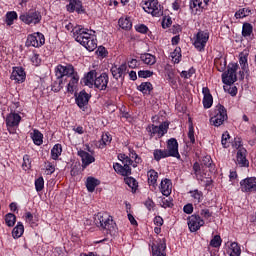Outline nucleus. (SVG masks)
<instances>
[{"instance_id": "ddd939ff", "label": "nucleus", "mask_w": 256, "mask_h": 256, "mask_svg": "<svg viewBox=\"0 0 256 256\" xmlns=\"http://www.w3.org/2000/svg\"><path fill=\"white\" fill-rule=\"evenodd\" d=\"M205 225V220H203L199 215L193 214L188 218V227L191 233H195Z\"/></svg>"}, {"instance_id": "a19ab883", "label": "nucleus", "mask_w": 256, "mask_h": 256, "mask_svg": "<svg viewBox=\"0 0 256 256\" xmlns=\"http://www.w3.org/2000/svg\"><path fill=\"white\" fill-rule=\"evenodd\" d=\"M189 193L192 197L193 203H196L198 205V203H201V201H203V192L199 191L198 189L192 190Z\"/></svg>"}, {"instance_id": "39448f33", "label": "nucleus", "mask_w": 256, "mask_h": 256, "mask_svg": "<svg viewBox=\"0 0 256 256\" xmlns=\"http://www.w3.org/2000/svg\"><path fill=\"white\" fill-rule=\"evenodd\" d=\"M146 131L150 139H161V137H164L167 131H169V124H167V122H164L159 126H155V124H150L147 126Z\"/></svg>"}, {"instance_id": "de8ad7c7", "label": "nucleus", "mask_w": 256, "mask_h": 256, "mask_svg": "<svg viewBox=\"0 0 256 256\" xmlns=\"http://www.w3.org/2000/svg\"><path fill=\"white\" fill-rule=\"evenodd\" d=\"M118 25L119 27H121V29H131V27H133V24L131 23V20L129 18H120L118 21Z\"/></svg>"}, {"instance_id": "6e6d98bb", "label": "nucleus", "mask_w": 256, "mask_h": 256, "mask_svg": "<svg viewBox=\"0 0 256 256\" xmlns=\"http://www.w3.org/2000/svg\"><path fill=\"white\" fill-rule=\"evenodd\" d=\"M239 64L241 66L242 71H247V67H249V64L247 63V56L243 54L240 55Z\"/></svg>"}, {"instance_id": "a878e982", "label": "nucleus", "mask_w": 256, "mask_h": 256, "mask_svg": "<svg viewBox=\"0 0 256 256\" xmlns=\"http://www.w3.org/2000/svg\"><path fill=\"white\" fill-rule=\"evenodd\" d=\"M113 167L116 173H118L119 175H122L123 177H129V175H131V167L127 165L123 166L119 163H116L113 165Z\"/></svg>"}, {"instance_id": "3c124183", "label": "nucleus", "mask_w": 256, "mask_h": 256, "mask_svg": "<svg viewBox=\"0 0 256 256\" xmlns=\"http://www.w3.org/2000/svg\"><path fill=\"white\" fill-rule=\"evenodd\" d=\"M63 79L57 78V80L52 85V91H55V93H59L60 90L64 87Z\"/></svg>"}, {"instance_id": "7c9ffc66", "label": "nucleus", "mask_w": 256, "mask_h": 256, "mask_svg": "<svg viewBox=\"0 0 256 256\" xmlns=\"http://www.w3.org/2000/svg\"><path fill=\"white\" fill-rule=\"evenodd\" d=\"M83 7L81 0H70V3L67 5V11L73 13L74 11L80 12Z\"/></svg>"}, {"instance_id": "b1692460", "label": "nucleus", "mask_w": 256, "mask_h": 256, "mask_svg": "<svg viewBox=\"0 0 256 256\" xmlns=\"http://www.w3.org/2000/svg\"><path fill=\"white\" fill-rule=\"evenodd\" d=\"M236 161L240 167H249V160H247V150L245 148H240L237 151Z\"/></svg>"}, {"instance_id": "49530a36", "label": "nucleus", "mask_w": 256, "mask_h": 256, "mask_svg": "<svg viewBox=\"0 0 256 256\" xmlns=\"http://www.w3.org/2000/svg\"><path fill=\"white\" fill-rule=\"evenodd\" d=\"M249 15H251L250 8H241L235 13L236 19H243L249 17Z\"/></svg>"}, {"instance_id": "9b49d317", "label": "nucleus", "mask_w": 256, "mask_h": 256, "mask_svg": "<svg viewBox=\"0 0 256 256\" xmlns=\"http://www.w3.org/2000/svg\"><path fill=\"white\" fill-rule=\"evenodd\" d=\"M73 75H77V72H75V68L71 64H60L56 67V76L58 79L63 80V77H67V79H69L73 77Z\"/></svg>"}, {"instance_id": "f257e3e1", "label": "nucleus", "mask_w": 256, "mask_h": 256, "mask_svg": "<svg viewBox=\"0 0 256 256\" xmlns=\"http://www.w3.org/2000/svg\"><path fill=\"white\" fill-rule=\"evenodd\" d=\"M67 31L73 32V37L77 43H80L87 51H93L97 49V36L93 34V31L83 27L82 25L73 26V23L69 22L65 25Z\"/></svg>"}, {"instance_id": "c9c22d12", "label": "nucleus", "mask_w": 256, "mask_h": 256, "mask_svg": "<svg viewBox=\"0 0 256 256\" xmlns=\"http://www.w3.org/2000/svg\"><path fill=\"white\" fill-rule=\"evenodd\" d=\"M140 59L145 63V65H155V63H157V58L149 53L142 54Z\"/></svg>"}, {"instance_id": "13d9d810", "label": "nucleus", "mask_w": 256, "mask_h": 256, "mask_svg": "<svg viewBox=\"0 0 256 256\" xmlns=\"http://www.w3.org/2000/svg\"><path fill=\"white\" fill-rule=\"evenodd\" d=\"M138 77L142 79H147L148 77H153V71L151 70H140L138 72Z\"/></svg>"}, {"instance_id": "4be33fe9", "label": "nucleus", "mask_w": 256, "mask_h": 256, "mask_svg": "<svg viewBox=\"0 0 256 256\" xmlns=\"http://www.w3.org/2000/svg\"><path fill=\"white\" fill-rule=\"evenodd\" d=\"M89 103V94L85 91H81L76 97V105H78L79 109L85 111L87 105Z\"/></svg>"}, {"instance_id": "393cba45", "label": "nucleus", "mask_w": 256, "mask_h": 256, "mask_svg": "<svg viewBox=\"0 0 256 256\" xmlns=\"http://www.w3.org/2000/svg\"><path fill=\"white\" fill-rule=\"evenodd\" d=\"M111 73L114 79H121V77H124V75L127 73V64H122L120 66H112Z\"/></svg>"}, {"instance_id": "69168bd1", "label": "nucleus", "mask_w": 256, "mask_h": 256, "mask_svg": "<svg viewBox=\"0 0 256 256\" xmlns=\"http://www.w3.org/2000/svg\"><path fill=\"white\" fill-rule=\"evenodd\" d=\"M144 205L148 209V211H153V209H155V202H153L149 198L145 201Z\"/></svg>"}, {"instance_id": "f704fd0d", "label": "nucleus", "mask_w": 256, "mask_h": 256, "mask_svg": "<svg viewBox=\"0 0 256 256\" xmlns=\"http://www.w3.org/2000/svg\"><path fill=\"white\" fill-rule=\"evenodd\" d=\"M25 233V227L23 226V223L18 222L17 225L12 230V237L14 239H19Z\"/></svg>"}, {"instance_id": "0eeeda50", "label": "nucleus", "mask_w": 256, "mask_h": 256, "mask_svg": "<svg viewBox=\"0 0 256 256\" xmlns=\"http://www.w3.org/2000/svg\"><path fill=\"white\" fill-rule=\"evenodd\" d=\"M143 10L152 15V17H161L163 15V11L161 10V4L159 0H146L142 4Z\"/></svg>"}, {"instance_id": "4d7b16f0", "label": "nucleus", "mask_w": 256, "mask_h": 256, "mask_svg": "<svg viewBox=\"0 0 256 256\" xmlns=\"http://www.w3.org/2000/svg\"><path fill=\"white\" fill-rule=\"evenodd\" d=\"M193 75H195L194 68H190L188 71H182L180 73V77H182V79H191Z\"/></svg>"}, {"instance_id": "ea45409f", "label": "nucleus", "mask_w": 256, "mask_h": 256, "mask_svg": "<svg viewBox=\"0 0 256 256\" xmlns=\"http://www.w3.org/2000/svg\"><path fill=\"white\" fill-rule=\"evenodd\" d=\"M138 91H141L144 95H149V93L153 91V84L150 82H142L141 85L138 86Z\"/></svg>"}, {"instance_id": "412c9836", "label": "nucleus", "mask_w": 256, "mask_h": 256, "mask_svg": "<svg viewBox=\"0 0 256 256\" xmlns=\"http://www.w3.org/2000/svg\"><path fill=\"white\" fill-rule=\"evenodd\" d=\"M78 155L81 158L82 161V167L85 169V167H89L91 163H95V157L88 152H85V150H79Z\"/></svg>"}, {"instance_id": "1a4fd4ad", "label": "nucleus", "mask_w": 256, "mask_h": 256, "mask_svg": "<svg viewBox=\"0 0 256 256\" xmlns=\"http://www.w3.org/2000/svg\"><path fill=\"white\" fill-rule=\"evenodd\" d=\"M45 45V35L40 32H35L33 34H29L26 40L27 47H43Z\"/></svg>"}, {"instance_id": "a211bd4d", "label": "nucleus", "mask_w": 256, "mask_h": 256, "mask_svg": "<svg viewBox=\"0 0 256 256\" xmlns=\"http://www.w3.org/2000/svg\"><path fill=\"white\" fill-rule=\"evenodd\" d=\"M109 83V76L107 73H102L100 76L95 78L94 87L99 89L100 91H105L107 89V85Z\"/></svg>"}, {"instance_id": "680f3d73", "label": "nucleus", "mask_w": 256, "mask_h": 256, "mask_svg": "<svg viewBox=\"0 0 256 256\" xmlns=\"http://www.w3.org/2000/svg\"><path fill=\"white\" fill-rule=\"evenodd\" d=\"M160 205L164 209H167L168 207H173V202H171V199L169 198H162L160 201Z\"/></svg>"}, {"instance_id": "0e129e2a", "label": "nucleus", "mask_w": 256, "mask_h": 256, "mask_svg": "<svg viewBox=\"0 0 256 256\" xmlns=\"http://www.w3.org/2000/svg\"><path fill=\"white\" fill-rule=\"evenodd\" d=\"M46 173L47 175H53V173H55V165H53V163L48 162L46 164Z\"/></svg>"}, {"instance_id": "a18cd8bd", "label": "nucleus", "mask_w": 256, "mask_h": 256, "mask_svg": "<svg viewBox=\"0 0 256 256\" xmlns=\"http://www.w3.org/2000/svg\"><path fill=\"white\" fill-rule=\"evenodd\" d=\"M5 223L7 227H14L15 223H17V217L13 213H8L5 216Z\"/></svg>"}, {"instance_id": "37998d69", "label": "nucleus", "mask_w": 256, "mask_h": 256, "mask_svg": "<svg viewBox=\"0 0 256 256\" xmlns=\"http://www.w3.org/2000/svg\"><path fill=\"white\" fill-rule=\"evenodd\" d=\"M112 140H113V138L111 137L110 133L102 134V137H101V140H100V144L98 146L99 149H103V147L109 145Z\"/></svg>"}, {"instance_id": "72a5a7b5", "label": "nucleus", "mask_w": 256, "mask_h": 256, "mask_svg": "<svg viewBox=\"0 0 256 256\" xmlns=\"http://www.w3.org/2000/svg\"><path fill=\"white\" fill-rule=\"evenodd\" d=\"M252 35H253V25H251V23L245 22L242 26V36H244L245 39H251Z\"/></svg>"}, {"instance_id": "9d476101", "label": "nucleus", "mask_w": 256, "mask_h": 256, "mask_svg": "<svg viewBox=\"0 0 256 256\" xmlns=\"http://www.w3.org/2000/svg\"><path fill=\"white\" fill-rule=\"evenodd\" d=\"M210 0H190V11L192 15H201L203 11H207Z\"/></svg>"}, {"instance_id": "8fccbe9b", "label": "nucleus", "mask_w": 256, "mask_h": 256, "mask_svg": "<svg viewBox=\"0 0 256 256\" xmlns=\"http://www.w3.org/2000/svg\"><path fill=\"white\" fill-rule=\"evenodd\" d=\"M171 59L173 63H180L181 62V49L178 47L171 53Z\"/></svg>"}, {"instance_id": "6ab92c4d", "label": "nucleus", "mask_w": 256, "mask_h": 256, "mask_svg": "<svg viewBox=\"0 0 256 256\" xmlns=\"http://www.w3.org/2000/svg\"><path fill=\"white\" fill-rule=\"evenodd\" d=\"M202 94L204 96L202 101L204 109H211L213 107V95H211L209 87H203Z\"/></svg>"}, {"instance_id": "58836bf2", "label": "nucleus", "mask_w": 256, "mask_h": 256, "mask_svg": "<svg viewBox=\"0 0 256 256\" xmlns=\"http://www.w3.org/2000/svg\"><path fill=\"white\" fill-rule=\"evenodd\" d=\"M61 153H63V147L61 146V144L54 145L51 150L52 159H54V161H57L59 157H61Z\"/></svg>"}, {"instance_id": "6e6552de", "label": "nucleus", "mask_w": 256, "mask_h": 256, "mask_svg": "<svg viewBox=\"0 0 256 256\" xmlns=\"http://www.w3.org/2000/svg\"><path fill=\"white\" fill-rule=\"evenodd\" d=\"M237 69H239L237 64H230L228 66L227 72L222 74V82L225 85H233L237 81Z\"/></svg>"}, {"instance_id": "423d86ee", "label": "nucleus", "mask_w": 256, "mask_h": 256, "mask_svg": "<svg viewBox=\"0 0 256 256\" xmlns=\"http://www.w3.org/2000/svg\"><path fill=\"white\" fill-rule=\"evenodd\" d=\"M20 21L22 23H25V25H39L41 23L43 16L41 15V12L37 10H29L28 12H25L19 16Z\"/></svg>"}, {"instance_id": "e2e57ef3", "label": "nucleus", "mask_w": 256, "mask_h": 256, "mask_svg": "<svg viewBox=\"0 0 256 256\" xmlns=\"http://www.w3.org/2000/svg\"><path fill=\"white\" fill-rule=\"evenodd\" d=\"M188 129V138L190 139V142L195 143V130L193 124H190Z\"/></svg>"}, {"instance_id": "4c0bfd02", "label": "nucleus", "mask_w": 256, "mask_h": 256, "mask_svg": "<svg viewBox=\"0 0 256 256\" xmlns=\"http://www.w3.org/2000/svg\"><path fill=\"white\" fill-rule=\"evenodd\" d=\"M200 218L203 219L204 223L205 221H209V223L211 222V217H213V212L209 211L208 208H203L200 211H198V214Z\"/></svg>"}, {"instance_id": "2eb2a0df", "label": "nucleus", "mask_w": 256, "mask_h": 256, "mask_svg": "<svg viewBox=\"0 0 256 256\" xmlns=\"http://www.w3.org/2000/svg\"><path fill=\"white\" fill-rule=\"evenodd\" d=\"M165 249H167L165 238L157 239L152 245V256H166Z\"/></svg>"}, {"instance_id": "c85d7f7f", "label": "nucleus", "mask_w": 256, "mask_h": 256, "mask_svg": "<svg viewBox=\"0 0 256 256\" xmlns=\"http://www.w3.org/2000/svg\"><path fill=\"white\" fill-rule=\"evenodd\" d=\"M98 185H101V181L95 177H88L86 180V188L89 191V193H93L95 191V188L98 187Z\"/></svg>"}, {"instance_id": "e433bc0d", "label": "nucleus", "mask_w": 256, "mask_h": 256, "mask_svg": "<svg viewBox=\"0 0 256 256\" xmlns=\"http://www.w3.org/2000/svg\"><path fill=\"white\" fill-rule=\"evenodd\" d=\"M230 256H241V246L237 242H232L228 251Z\"/></svg>"}, {"instance_id": "603ef678", "label": "nucleus", "mask_w": 256, "mask_h": 256, "mask_svg": "<svg viewBox=\"0 0 256 256\" xmlns=\"http://www.w3.org/2000/svg\"><path fill=\"white\" fill-rule=\"evenodd\" d=\"M35 189L39 193L42 189H45V180L42 176L35 180Z\"/></svg>"}, {"instance_id": "473e14b6", "label": "nucleus", "mask_w": 256, "mask_h": 256, "mask_svg": "<svg viewBox=\"0 0 256 256\" xmlns=\"http://www.w3.org/2000/svg\"><path fill=\"white\" fill-rule=\"evenodd\" d=\"M30 137L33 140L34 145H43V134L39 130H33L30 133Z\"/></svg>"}, {"instance_id": "864d4df0", "label": "nucleus", "mask_w": 256, "mask_h": 256, "mask_svg": "<svg viewBox=\"0 0 256 256\" xmlns=\"http://www.w3.org/2000/svg\"><path fill=\"white\" fill-rule=\"evenodd\" d=\"M30 61L35 67H39V65H41V57L35 52L30 56Z\"/></svg>"}, {"instance_id": "cd10ccee", "label": "nucleus", "mask_w": 256, "mask_h": 256, "mask_svg": "<svg viewBox=\"0 0 256 256\" xmlns=\"http://www.w3.org/2000/svg\"><path fill=\"white\" fill-rule=\"evenodd\" d=\"M147 177H148V184L150 185V187L155 189L157 187V179H159V173L151 169L147 172Z\"/></svg>"}, {"instance_id": "20e7f679", "label": "nucleus", "mask_w": 256, "mask_h": 256, "mask_svg": "<svg viewBox=\"0 0 256 256\" xmlns=\"http://www.w3.org/2000/svg\"><path fill=\"white\" fill-rule=\"evenodd\" d=\"M209 37L210 34L207 30H199L195 33L192 38V44L195 49L200 53H203V51H205V47H207V43L209 42Z\"/></svg>"}, {"instance_id": "2f4dec72", "label": "nucleus", "mask_w": 256, "mask_h": 256, "mask_svg": "<svg viewBox=\"0 0 256 256\" xmlns=\"http://www.w3.org/2000/svg\"><path fill=\"white\" fill-rule=\"evenodd\" d=\"M95 79H97V72L90 71L84 78V83L88 87H95Z\"/></svg>"}, {"instance_id": "4468645a", "label": "nucleus", "mask_w": 256, "mask_h": 256, "mask_svg": "<svg viewBox=\"0 0 256 256\" xmlns=\"http://www.w3.org/2000/svg\"><path fill=\"white\" fill-rule=\"evenodd\" d=\"M143 163V159L137 155V152L132 148H129V156H126V159L123 161V165H127V167H137V165Z\"/></svg>"}, {"instance_id": "f3484780", "label": "nucleus", "mask_w": 256, "mask_h": 256, "mask_svg": "<svg viewBox=\"0 0 256 256\" xmlns=\"http://www.w3.org/2000/svg\"><path fill=\"white\" fill-rule=\"evenodd\" d=\"M19 123H21V115L11 112L6 117V125L8 127V131L11 133V129L13 127H19Z\"/></svg>"}, {"instance_id": "052dcab7", "label": "nucleus", "mask_w": 256, "mask_h": 256, "mask_svg": "<svg viewBox=\"0 0 256 256\" xmlns=\"http://www.w3.org/2000/svg\"><path fill=\"white\" fill-rule=\"evenodd\" d=\"M221 236L216 235L214 238L210 241L211 247H221Z\"/></svg>"}, {"instance_id": "774afa93", "label": "nucleus", "mask_w": 256, "mask_h": 256, "mask_svg": "<svg viewBox=\"0 0 256 256\" xmlns=\"http://www.w3.org/2000/svg\"><path fill=\"white\" fill-rule=\"evenodd\" d=\"M183 211L184 213H187V215H191V213H193V204H186Z\"/></svg>"}, {"instance_id": "bb28decb", "label": "nucleus", "mask_w": 256, "mask_h": 256, "mask_svg": "<svg viewBox=\"0 0 256 256\" xmlns=\"http://www.w3.org/2000/svg\"><path fill=\"white\" fill-rule=\"evenodd\" d=\"M68 79L69 83L67 84V91L68 93H75V89H77L79 83V74H74Z\"/></svg>"}, {"instance_id": "bf43d9fd", "label": "nucleus", "mask_w": 256, "mask_h": 256, "mask_svg": "<svg viewBox=\"0 0 256 256\" xmlns=\"http://www.w3.org/2000/svg\"><path fill=\"white\" fill-rule=\"evenodd\" d=\"M126 185H128L131 189H137V180L132 177H128L125 179Z\"/></svg>"}, {"instance_id": "f03ea898", "label": "nucleus", "mask_w": 256, "mask_h": 256, "mask_svg": "<svg viewBox=\"0 0 256 256\" xmlns=\"http://www.w3.org/2000/svg\"><path fill=\"white\" fill-rule=\"evenodd\" d=\"M95 224L101 229H105L107 233H111L115 229V222L113 217L107 212H99L95 217Z\"/></svg>"}, {"instance_id": "dca6fc26", "label": "nucleus", "mask_w": 256, "mask_h": 256, "mask_svg": "<svg viewBox=\"0 0 256 256\" xmlns=\"http://www.w3.org/2000/svg\"><path fill=\"white\" fill-rule=\"evenodd\" d=\"M166 151L168 157H176V159L181 157V155H179V143H177V139L171 138L168 140Z\"/></svg>"}, {"instance_id": "09e8293b", "label": "nucleus", "mask_w": 256, "mask_h": 256, "mask_svg": "<svg viewBox=\"0 0 256 256\" xmlns=\"http://www.w3.org/2000/svg\"><path fill=\"white\" fill-rule=\"evenodd\" d=\"M222 147H224V149H227V147H229L231 145V136L229 135V132H224L222 134Z\"/></svg>"}, {"instance_id": "79ce46f5", "label": "nucleus", "mask_w": 256, "mask_h": 256, "mask_svg": "<svg viewBox=\"0 0 256 256\" xmlns=\"http://www.w3.org/2000/svg\"><path fill=\"white\" fill-rule=\"evenodd\" d=\"M153 156L155 161H161V159H167L169 155L167 154V150H162V149H155L153 151Z\"/></svg>"}, {"instance_id": "f8f14e48", "label": "nucleus", "mask_w": 256, "mask_h": 256, "mask_svg": "<svg viewBox=\"0 0 256 256\" xmlns=\"http://www.w3.org/2000/svg\"><path fill=\"white\" fill-rule=\"evenodd\" d=\"M240 190L242 193H256V177H248L240 181Z\"/></svg>"}, {"instance_id": "338daca9", "label": "nucleus", "mask_w": 256, "mask_h": 256, "mask_svg": "<svg viewBox=\"0 0 256 256\" xmlns=\"http://www.w3.org/2000/svg\"><path fill=\"white\" fill-rule=\"evenodd\" d=\"M136 31L138 33H147V31H149V28L146 25L141 24V25L136 26Z\"/></svg>"}, {"instance_id": "5fc2aeb1", "label": "nucleus", "mask_w": 256, "mask_h": 256, "mask_svg": "<svg viewBox=\"0 0 256 256\" xmlns=\"http://www.w3.org/2000/svg\"><path fill=\"white\" fill-rule=\"evenodd\" d=\"M22 168L24 171H29V169H31V158L29 155H24Z\"/></svg>"}, {"instance_id": "c03bdc74", "label": "nucleus", "mask_w": 256, "mask_h": 256, "mask_svg": "<svg viewBox=\"0 0 256 256\" xmlns=\"http://www.w3.org/2000/svg\"><path fill=\"white\" fill-rule=\"evenodd\" d=\"M17 12L15 11H10L7 12L6 14V24L8 25V27H11V25H13V23H15V21H17Z\"/></svg>"}, {"instance_id": "7ed1b4c3", "label": "nucleus", "mask_w": 256, "mask_h": 256, "mask_svg": "<svg viewBox=\"0 0 256 256\" xmlns=\"http://www.w3.org/2000/svg\"><path fill=\"white\" fill-rule=\"evenodd\" d=\"M227 119V109H225V106L219 104L211 113L210 123L214 125V127H221Z\"/></svg>"}, {"instance_id": "aec40b11", "label": "nucleus", "mask_w": 256, "mask_h": 256, "mask_svg": "<svg viewBox=\"0 0 256 256\" xmlns=\"http://www.w3.org/2000/svg\"><path fill=\"white\" fill-rule=\"evenodd\" d=\"M26 77L27 75L25 74V70L23 68L15 67L13 68L10 79H12V81H16V83H23Z\"/></svg>"}, {"instance_id": "c756f323", "label": "nucleus", "mask_w": 256, "mask_h": 256, "mask_svg": "<svg viewBox=\"0 0 256 256\" xmlns=\"http://www.w3.org/2000/svg\"><path fill=\"white\" fill-rule=\"evenodd\" d=\"M193 170L198 181H203L204 179H207V173H205L204 169H201V166L198 162L194 163Z\"/></svg>"}, {"instance_id": "5701e85b", "label": "nucleus", "mask_w": 256, "mask_h": 256, "mask_svg": "<svg viewBox=\"0 0 256 256\" xmlns=\"http://www.w3.org/2000/svg\"><path fill=\"white\" fill-rule=\"evenodd\" d=\"M159 189L164 197H169V195H171V192L173 191V183L171 182V180L166 178L161 181Z\"/></svg>"}]
</instances>
